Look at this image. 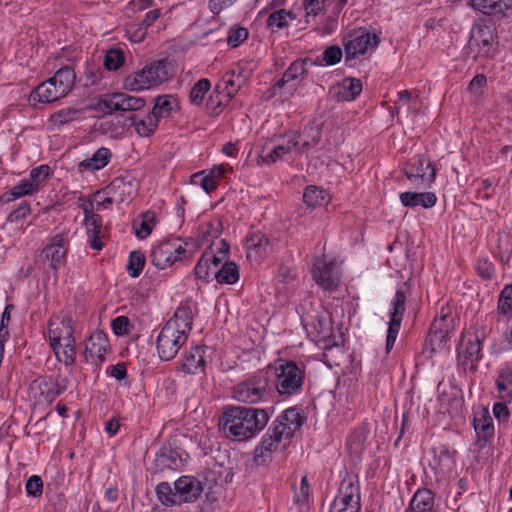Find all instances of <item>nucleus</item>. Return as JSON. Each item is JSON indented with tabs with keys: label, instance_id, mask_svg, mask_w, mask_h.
Here are the masks:
<instances>
[{
	"label": "nucleus",
	"instance_id": "f257e3e1",
	"mask_svg": "<svg viewBox=\"0 0 512 512\" xmlns=\"http://www.w3.org/2000/svg\"><path fill=\"white\" fill-rule=\"evenodd\" d=\"M266 410L244 406H226L219 420V426L225 434L238 441L250 439L268 423Z\"/></svg>",
	"mask_w": 512,
	"mask_h": 512
},
{
	"label": "nucleus",
	"instance_id": "f03ea898",
	"mask_svg": "<svg viewBox=\"0 0 512 512\" xmlns=\"http://www.w3.org/2000/svg\"><path fill=\"white\" fill-rule=\"evenodd\" d=\"M172 74L171 63L167 59H161L127 76L124 80V86L131 91L150 89L169 80Z\"/></svg>",
	"mask_w": 512,
	"mask_h": 512
},
{
	"label": "nucleus",
	"instance_id": "7ed1b4c3",
	"mask_svg": "<svg viewBox=\"0 0 512 512\" xmlns=\"http://www.w3.org/2000/svg\"><path fill=\"white\" fill-rule=\"evenodd\" d=\"M305 372L294 361L279 359L274 367L273 384L282 397L298 394L304 383Z\"/></svg>",
	"mask_w": 512,
	"mask_h": 512
},
{
	"label": "nucleus",
	"instance_id": "20e7f679",
	"mask_svg": "<svg viewBox=\"0 0 512 512\" xmlns=\"http://www.w3.org/2000/svg\"><path fill=\"white\" fill-rule=\"evenodd\" d=\"M270 379L267 373L258 372L234 386L233 397L239 402L256 404L269 397Z\"/></svg>",
	"mask_w": 512,
	"mask_h": 512
},
{
	"label": "nucleus",
	"instance_id": "39448f33",
	"mask_svg": "<svg viewBox=\"0 0 512 512\" xmlns=\"http://www.w3.org/2000/svg\"><path fill=\"white\" fill-rule=\"evenodd\" d=\"M411 288L408 281L400 284L396 293L391 300V308L389 311V323L386 337V352L389 353L393 348L398 336L401 323L406 311L407 296L410 294Z\"/></svg>",
	"mask_w": 512,
	"mask_h": 512
},
{
	"label": "nucleus",
	"instance_id": "423d86ee",
	"mask_svg": "<svg viewBox=\"0 0 512 512\" xmlns=\"http://www.w3.org/2000/svg\"><path fill=\"white\" fill-rule=\"evenodd\" d=\"M188 336L177 330L173 322H166L156 340L157 353L161 360H172L186 343Z\"/></svg>",
	"mask_w": 512,
	"mask_h": 512
},
{
	"label": "nucleus",
	"instance_id": "0eeeda50",
	"mask_svg": "<svg viewBox=\"0 0 512 512\" xmlns=\"http://www.w3.org/2000/svg\"><path fill=\"white\" fill-rule=\"evenodd\" d=\"M289 443L290 441L278 431L277 427H270L254 450L255 464L258 466L268 464L272 453L284 450Z\"/></svg>",
	"mask_w": 512,
	"mask_h": 512
},
{
	"label": "nucleus",
	"instance_id": "6e6552de",
	"mask_svg": "<svg viewBox=\"0 0 512 512\" xmlns=\"http://www.w3.org/2000/svg\"><path fill=\"white\" fill-rule=\"evenodd\" d=\"M178 240L167 239L159 243L150 253L151 263L157 268L165 269L180 261L187 251L177 244Z\"/></svg>",
	"mask_w": 512,
	"mask_h": 512
},
{
	"label": "nucleus",
	"instance_id": "1a4fd4ad",
	"mask_svg": "<svg viewBox=\"0 0 512 512\" xmlns=\"http://www.w3.org/2000/svg\"><path fill=\"white\" fill-rule=\"evenodd\" d=\"M380 42L376 34H371L365 30L353 31L343 39L345 50V60L355 59L358 55H363L369 48H376Z\"/></svg>",
	"mask_w": 512,
	"mask_h": 512
},
{
	"label": "nucleus",
	"instance_id": "9d476101",
	"mask_svg": "<svg viewBox=\"0 0 512 512\" xmlns=\"http://www.w3.org/2000/svg\"><path fill=\"white\" fill-rule=\"evenodd\" d=\"M146 100L142 97L131 96L126 93H112L105 95L99 101L100 109L108 114L114 111L132 112L142 109Z\"/></svg>",
	"mask_w": 512,
	"mask_h": 512
},
{
	"label": "nucleus",
	"instance_id": "9b49d317",
	"mask_svg": "<svg viewBox=\"0 0 512 512\" xmlns=\"http://www.w3.org/2000/svg\"><path fill=\"white\" fill-rule=\"evenodd\" d=\"M331 507L351 512V507L356 512L360 510V493L358 480L355 476L345 477L339 486L338 495L335 497Z\"/></svg>",
	"mask_w": 512,
	"mask_h": 512
},
{
	"label": "nucleus",
	"instance_id": "f8f14e48",
	"mask_svg": "<svg viewBox=\"0 0 512 512\" xmlns=\"http://www.w3.org/2000/svg\"><path fill=\"white\" fill-rule=\"evenodd\" d=\"M453 321L454 319L448 314H442L433 321L425 341L426 345L431 346V352L447 346L454 331Z\"/></svg>",
	"mask_w": 512,
	"mask_h": 512
},
{
	"label": "nucleus",
	"instance_id": "ddd939ff",
	"mask_svg": "<svg viewBox=\"0 0 512 512\" xmlns=\"http://www.w3.org/2000/svg\"><path fill=\"white\" fill-rule=\"evenodd\" d=\"M495 30L490 25H474L471 29V35L468 41V49L479 48V53L485 57H491L494 51Z\"/></svg>",
	"mask_w": 512,
	"mask_h": 512
},
{
	"label": "nucleus",
	"instance_id": "4468645a",
	"mask_svg": "<svg viewBox=\"0 0 512 512\" xmlns=\"http://www.w3.org/2000/svg\"><path fill=\"white\" fill-rule=\"evenodd\" d=\"M72 322L73 321L70 316H65L58 324L53 322H50L49 324V342L57 358H60L62 342H75Z\"/></svg>",
	"mask_w": 512,
	"mask_h": 512
},
{
	"label": "nucleus",
	"instance_id": "2eb2a0df",
	"mask_svg": "<svg viewBox=\"0 0 512 512\" xmlns=\"http://www.w3.org/2000/svg\"><path fill=\"white\" fill-rule=\"evenodd\" d=\"M304 422L305 416L300 413L299 409L290 407L277 417L272 427H277L278 431L290 441Z\"/></svg>",
	"mask_w": 512,
	"mask_h": 512
},
{
	"label": "nucleus",
	"instance_id": "dca6fc26",
	"mask_svg": "<svg viewBox=\"0 0 512 512\" xmlns=\"http://www.w3.org/2000/svg\"><path fill=\"white\" fill-rule=\"evenodd\" d=\"M174 489L173 497H176L177 504L196 501L203 491L200 481L189 476L180 477Z\"/></svg>",
	"mask_w": 512,
	"mask_h": 512
},
{
	"label": "nucleus",
	"instance_id": "f3484780",
	"mask_svg": "<svg viewBox=\"0 0 512 512\" xmlns=\"http://www.w3.org/2000/svg\"><path fill=\"white\" fill-rule=\"evenodd\" d=\"M108 348V338L101 332H94L85 345L84 357L87 362L100 365L105 360V354Z\"/></svg>",
	"mask_w": 512,
	"mask_h": 512
},
{
	"label": "nucleus",
	"instance_id": "a211bd4d",
	"mask_svg": "<svg viewBox=\"0 0 512 512\" xmlns=\"http://www.w3.org/2000/svg\"><path fill=\"white\" fill-rule=\"evenodd\" d=\"M458 359L461 365L467 366L470 363L471 367L481 359V340L478 334L462 336Z\"/></svg>",
	"mask_w": 512,
	"mask_h": 512
},
{
	"label": "nucleus",
	"instance_id": "6ab92c4d",
	"mask_svg": "<svg viewBox=\"0 0 512 512\" xmlns=\"http://www.w3.org/2000/svg\"><path fill=\"white\" fill-rule=\"evenodd\" d=\"M68 247L65 238L61 234H57L51 238L50 243L42 250V256L50 262V267L57 270L64 262Z\"/></svg>",
	"mask_w": 512,
	"mask_h": 512
},
{
	"label": "nucleus",
	"instance_id": "aec40b11",
	"mask_svg": "<svg viewBox=\"0 0 512 512\" xmlns=\"http://www.w3.org/2000/svg\"><path fill=\"white\" fill-rule=\"evenodd\" d=\"M307 65H321V62L312 58H305L294 61L283 73L282 78L276 82L275 87L281 89L289 82L296 81L299 83L307 75Z\"/></svg>",
	"mask_w": 512,
	"mask_h": 512
},
{
	"label": "nucleus",
	"instance_id": "412c9836",
	"mask_svg": "<svg viewBox=\"0 0 512 512\" xmlns=\"http://www.w3.org/2000/svg\"><path fill=\"white\" fill-rule=\"evenodd\" d=\"M425 159L417 156L411 159L403 168V172L408 179L421 178L423 181L432 182L436 176V170L430 162L424 168Z\"/></svg>",
	"mask_w": 512,
	"mask_h": 512
},
{
	"label": "nucleus",
	"instance_id": "4be33fe9",
	"mask_svg": "<svg viewBox=\"0 0 512 512\" xmlns=\"http://www.w3.org/2000/svg\"><path fill=\"white\" fill-rule=\"evenodd\" d=\"M206 346H195L185 353L180 370L187 374H195L199 369L203 370L206 365Z\"/></svg>",
	"mask_w": 512,
	"mask_h": 512
},
{
	"label": "nucleus",
	"instance_id": "5701e85b",
	"mask_svg": "<svg viewBox=\"0 0 512 512\" xmlns=\"http://www.w3.org/2000/svg\"><path fill=\"white\" fill-rule=\"evenodd\" d=\"M66 96L50 79L39 84L30 94L33 102L50 103Z\"/></svg>",
	"mask_w": 512,
	"mask_h": 512
},
{
	"label": "nucleus",
	"instance_id": "b1692460",
	"mask_svg": "<svg viewBox=\"0 0 512 512\" xmlns=\"http://www.w3.org/2000/svg\"><path fill=\"white\" fill-rule=\"evenodd\" d=\"M403 206L415 208L421 206L424 209L433 207L437 202V197L433 192H402L399 195Z\"/></svg>",
	"mask_w": 512,
	"mask_h": 512
},
{
	"label": "nucleus",
	"instance_id": "393cba45",
	"mask_svg": "<svg viewBox=\"0 0 512 512\" xmlns=\"http://www.w3.org/2000/svg\"><path fill=\"white\" fill-rule=\"evenodd\" d=\"M362 91L359 79L345 78L342 83L334 87L333 93L338 101L354 100Z\"/></svg>",
	"mask_w": 512,
	"mask_h": 512
},
{
	"label": "nucleus",
	"instance_id": "a878e982",
	"mask_svg": "<svg viewBox=\"0 0 512 512\" xmlns=\"http://www.w3.org/2000/svg\"><path fill=\"white\" fill-rule=\"evenodd\" d=\"M333 262H324L313 270V278L324 289H333L337 286L338 278L334 274Z\"/></svg>",
	"mask_w": 512,
	"mask_h": 512
},
{
	"label": "nucleus",
	"instance_id": "bb28decb",
	"mask_svg": "<svg viewBox=\"0 0 512 512\" xmlns=\"http://www.w3.org/2000/svg\"><path fill=\"white\" fill-rule=\"evenodd\" d=\"M193 318L194 313L192 307L188 304H181L175 311L174 316L167 322H173V324L177 326V330L189 336L192 330Z\"/></svg>",
	"mask_w": 512,
	"mask_h": 512
},
{
	"label": "nucleus",
	"instance_id": "cd10ccee",
	"mask_svg": "<svg viewBox=\"0 0 512 512\" xmlns=\"http://www.w3.org/2000/svg\"><path fill=\"white\" fill-rule=\"evenodd\" d=\"M471 6L486 15L503 14L512 9V0H470Z\"/></svg>",
	"mask_w": 512,
	"mask_h": 512
},
{
	"label": "nucleus",
	"instance_id": "c85d7f7f",
	"mask_svg": "<svg viewBox=\"0 0 512 512\" xmlns=\"http://www.w3.org/2000/svg\"><path fill=\"white\" fill-rule=\"evenodd\" d=\"M111 157L112 153L110 149L106 147H101L97 149L90 158H87L79 163V171L82 172L84 170H100L109 163Z\"/></svg>",
	"mask_w": 512,
	"mask_h": 512
},
{
	"label": "nucleus",
	"instance_id": "c756f323",
	"mask_svg": "<svg viewBox=\"0 0 512 512\" xmlns=\"http://www.w3.org/2000/svg\"><path fill=\"white\" fill-rule=\"evenodd\" d=\"M434 505V494L431 490L418 489L413 495L406 512H426L430 511Z\"/></svg>",
	"mask_w": 512,
	"mask_h": 512
},
{
	"label": "nucleus",
	"instance_id": "7c9ffc66",
	"mask_svg": "<svg viewBox=\"0 0 512 512\" xmlns=\"http://www.w3.org/2000/svg\"><path fill=\"white\" fill-rule=\"evenodd\" d=\"M473 426L478 437L477 444L480 447H484L494 435V426L491 416L489 414H483L479 418H474Z\"/></svg>",
	"mask_w": 512,
	"mask_h": 512
},
{
	"label": "nucleus",
	"instance_id": "2f4dec72",
	"mask_svg": "<svg viewBox=\"0 0 512 512\" xmlns=\"http://www.w3.org/2000/svg\"><path fill=\"white\" fill-rule=\"evenodd\" d=\"M181 458L177 451L170 447H162L157 453L154 464L158 470H175L181 463Z\"/></svg>",
	"mask_w": 512,
	"mask_h": 512
},
{
	"label": "nucleus",
	"instance_id": "473e14b6",
	"mask_svg": "<svg viewBox=\"0 0 512 512\" xmlns=\"http://www.w3.org/2000/svg\"><path fill=\"white\" fill-rule=\"evenodd\" d=\"M128 120L132 121V125L134 126L137 134L141 137L151 136L156 131L159 124V121L155 116H152L150 113H148L143 119L136 115H132L128 117Z\"/></svg>",
	"mask_w": 512,
	"mask_h": 512
},
{
	"label": "nucleus",
	"instance_id": "72a5a7b5",
	"mask_svg": "<svg viewBox=\"0 0 512 512\" xmlns=\"http://www.w3.org/2000/svg\"><path fill=\"white\" fill-rule=\"evenodd\" d=\"M246 244L249 251L248 257H251V251H254L259 257L269 252L270 241L268 237L261 232H254L248 235Z\"/></svg>",
	"mask_w": 512,
	"mask_h": 512
},
{
	"label": "nucleus",
	"instance_id": "f704fd0d",
	"mask_svg": "<svg viewBox=\"0 0 512 512\" xmlns=\"http://www.w3.org/2000/svg\"><path fill=\"white\" fill-rule=\"evenodd\" d=\"M49 79L55 83L65 95H67L74 85L75 72L70 66H64Z\"/></svg>",
	"mask_w": 512,
	"mask_h": 512
},
{
	"label": "nucleus",
	"instance_id": "c9c22d12",
	"mask_svg": "<svg viewBox=\"0 0 512 512\" xmlns=\"http://www.w3.org/2000/svg\"><path fill=\"white\" fill-rule=\"evenodd\" d=\"M499 397L503 402L512 401V369L504 368L496 380Z\"/></svg>",
	"mask_w": 512,
	"mask_h": 512
},
{
	"label": "nucleus",
	"instance_id": "e433bc0d",
	"mask_svg": "<svg viewBox=\"0 0 512 512\" xmlns=\"http://www.w3.org/2000/svg\"><path fill=\"white\" fill-rule=\"evenodd\" d=\"M156 223V215L153 211H146L141 219L133 221V229L139 239H145L152 232Z\"/></svg>",
	"mask_w": 512,
	"mask_h": 512
},
{
	"label": "nucleus",
	"instance_id": "4c0bfd02",
	"mask_svg": "<svg viewBox=\"0 0 512 512\" xmlns=\"http://www.w3.org/2000/svg\"><path fill=\"white\" fill-rule=\"evenodd\" d=\"M303 201L308 207H317L330 201L329 194L316 186H308L303 193Z\"/></svg>",
	"mask_w": 512,
	"mask_h": 512
},
{
	"label": "nucleus",
	"instance_id": "58836bf2",
	"mask_svg": "<svg viewBox=\"0 0 512 512\" xmlns=\"http://www.w3.org/2000/svg\"><path fill=\"white\" fill-rule=\"evenodd\" d=\"M215 278L218 283L234 284L239 279V269L234 262H226L215 272Z\"/></svg>",
	"mask_w": 512,
	"mask_h": 512
},
{
	"label": "nucleus",
	"instance_id": "ea45409f",
	"mask_svg": "<svg viewBox=\"0 0 512 512\" xmlns=\"http://www.w3.org/2000/svg\"><path fill=\"white\" fill-rule=\"evenodd\" d=\"M322 130L319 126L309 124L303 128L298 137L302 138V148L310 149L317 145L321 139Z\"/></svg>",
	"mask_w": 512,
	"mask_h": 512
},
{
	"label": "nucleus",
	"instance_id": "a19ab883",
	"mask_svg": "<svg viewBox=\"0 0 512 512\" xmlns=\"http://www.w3.org/2000/svg\"><path fill=\"white\" fill-rule=\"evenodd\" d=\"M434 462L437 468L444 470L452 468L454 464V451H450L446 446L440 445L433 449Z\"/></svg>",
	"mask_w": 512,
	"mask_h": 512
},
{
	"label": "nucleus",
	"instance_id": "79ce46f5",
	"mask_svg": "<svg viewBox=\"0 0 512 512\" xmlns=\"http://www.w3.org/2000/svg\"><path fill=\"white\" fill-rule=\"evenodd\" d=\"M154 107L152 108L150 114L155 116V118L159 121L162 117H167L170 115L172 111V96L169 95H160L155 99Z\"/></svg>",
	"mask_w": 512,
	"mask_h": 512
},
{
	"label": "nucleus",
	"instance_id": "37998d69",
	"mask_svg": "<svg viewBox=\"0 0 512 512\" xmlns=\"http://www.w3.org/2000/svg\"><path fill=\"white\" fill-rule=\"evenodd\" d=\"M300 142L294 137L288 140L287 144H280L275 146L271 152H269L264 160L275 163L277 160L281 159L283 155L289 153L293 148H297Z\"/></svg>",
	"mask_w": 512,
	"mask_h": 512
},
{
	"label": "nucleus",
	"instance_id": "c03bdc74",
	"mask_svg": "<svg viewBox=\"0 0 512 512\" xmlns=\"http://www.w3.org/2000/svg\"><path fill=\"white\" fill-rule=\"evenodd\" d=\"M210 87L211 84L208 79L202 78L198 80L190 91V102L194 105L202 104L204 96L210 90Z\"/></svg>",
	"mask_w": 512,
	"mask_h": 512
},
{
	"label": "nucleus",
	"instance_id": "a18cd8bd",
	"mask_svg": "<svg viewBox=\"0 0 512 512\" xmlns=\"http://www.w3.org/2000/svg\"><path fill=\"white\" fill-rule=\"evenodd\" d=\"M244 83V79L241 78L240 75L234 78V72H227L223 77L224 84V92L228 100L232 99L234 95L238 92L242 84Z\"/></svg>",
	"mask_w": 512,
	"mask_h": 512
},
{
	"label": "nucleus",
	"instance_id": "49530a36",
	"mask_svg": "<svg viewBox=\"0 0 512 512\" xmlns=\"http://www.w3.org/2000/svg\"><path fill=\"white\" fill-rule=\"evenodd\" d=\"M145 265V255L141 251H132L129 255V262L127 265L128 274L136 278L138 277Z\"/></svg>",
	"mask_w": 512,
	"mask_h": 512
},
{
	"label": "nucleus",
	"instance_id": "de8ad7c7",
	"mask_svg": "<svg viewBox=\"0 0 512 512\" xmlns=\"http://www.w3.org/2000/svg\"><path fill=\"white\" fill-rule=\"evenodd\" d=\"M294 19L295 17L285 9H280L271 13L267 19V26L271 30L282 29L288 25L287 19Z\"/></svg>",
	"mask_w": 512,
	"mask_h": 512
},
{
	"label": "nucleus",
	"instance_id": "09e8293b",
	"mask_svg": "<svg viewBox=\"0 0 512 512\" xmlns=\"http://www.w3.org/2000/svg\"><path fill=\"white\" fill-rule=\"evenodd\" d=\"M81 110L74 108H64L51 115L50 121L57 126H62L77 118Z\"/></svg>",
	"mask_w": 512,
	"mask_h": 512
},
{
	"label": "nucleus",
	"instance_id": "8fccbe9b",
	"mask_svg": "<svg viewBox=\"0 0 512 512\" xmlns=\"http://www.w3.org/2000/svg\"><path fill=\"white\" fill-rule=\"evenodd\" d=\"M156 494L159 501L165 506H172L177 504L176 497H173L174 491L169 483L161 482L156 487Z\"/></svg>",
	"mask_w": 512,
	"mask_h": 512
},
{
	"label": "nucleus",
	"instance_id": "3c124183",
	"mask_svg": "<svg viewBox=\"0 0 512 512\" xmlns=\"http://www.w3.org/2000/svg\"><path fill=\"white\" fill-rule=\"evenodd\" d=\"M214 258L211 252H204L195 267V275L197 278L207 280L209 278L210 261Z\"/></svg>",
	"mask_w": 512,
	"mask_h": 512
},
{
	"label": "nucleus",
	"instance_id": "603ef678",
	"mask_svg": "<svg viewBox=\"0 0 512 512\" xmlns=\"http://www.w3.org/2000/svg\"><path fill=\"white\" fill-rule=\"evenodd\" d=\"M124 60V53L121 50L111 49L106 53L104 66L109 71H115L124 63Z\"/></svg>",
	"mask_w": 512,
	"mask_h": 512
},
{
	"label": "nucleus",
	"instance_id": "864d4df0",
	"mask_svg": "<svg viewBox=\"0 0 512 512\" xmlns=\"http://www.w3.org/2000/svg\"><path fill=\"white\" fill-rule=\"evenodd\" d=\"M85 225L89 234L100 233L102 226V218L100 215L95 214L91 209L85 207Z\"/></svg>",
	"mask_w": 512,
	"mask_h": 512
},
{
	"label": "nucleus",
	"instance_id": "5fc2aeb1",
	"mask_svg": "<svg viewBox=\"0 0 512 512\" xmlns=\"http://www.w3.org/2000/svg\"><path fill=\"white\" fill-rule=\"evenodd\" d=\"M342 56V49L337 45H332L324 50L321 60L318 58L316 60L321 62L320 66L323 65V62H325L326 65L332 66L340 62Z\"/></svg>",
	"mask_w": 512,
	"mask_h": 512
},
{
	"label": "nucleus",
	"instance_id": "6e6d98bb",
	"mask_svg": "<svg viewBox=\"0 0 512 512\" xmlns=\"http://www.w3.org/2000/svg\"><path fill=\"white\" fill-rule=\"evenodd\" d=\"M60 362H63L66 366L73 365L76 359V348L75 342L62 343L60 348V358H57Z\"/></svg>",
	"mask_w": 512,
	"mask_h": 512
},
{
	"label": "nucleus",
	"instance_id": "4d7b16f0",
	"mask_svg": "<svg viewBox=\"0 0 512 512\" xmlns=\"http://www.w3.org/2000/svg\"><path fill=\"white\" fill-rule=\"evenodd\" d=\"M248 30L244 27H233L230 29L227 43L229 46L236 48L248 38Z\"/></svg>",
	"mask_w": 512,
	"mask_h": 512
},
{
	"label": "nucleus",
	"instance_id": "13d9d810",
	"mask_svg": "<svg viewBox=\"0 0 512 512\" xmlns=\"http://www.w3.org/2000/svg\"><path fill=\"white\" fill-rule=\"evenodd\" d=\"M398 104L399 106L396 108L397 111L406 105L407 110H412L416 112L419 108V101L416 97H413L412 93L408 90H404L398 93Z\"/></svg>",
	"mask_w": 512,
	"mask_h": 512
},
{
	"label": "nucleus",
	"instance_id": "bf43d9fd",
	"mask_svg": "<svg viewBox=\"0 0 512 512\" xmlns=\"http://www.w3.org/2000/svg\"><path fill=\"white\" fill-rule=\"evenodd\" d=\"M498 251L500 260L507 263L512 254V237L509 235L499 236Z\"/></svg>",
	"mask_w": 512,
	"mask_h": 512
},
{
	"label": "nucleus",
	"instance_id": "052dcab7",
	"mask_svg": "<svg viewBox=\"0 0 512 512\" xmlns=\"http://www.w3.org/2000/svg\"><path fill=\"white\" fill-rule=\"evenodd\" d=\"M147 30L141 23H134L127 26L126 33L132 42L140 43L145 39Z\"/></svg>",
	"mask_w": 512,
	"mask_h": 512
},
{
	"label": "nucleus",
	"instance_id": "680f3d73",
	"mask_svg": "<svg viewBox=\"0 0 512 512\" xmlns=\"http://www.w3.org/2000/svg\"><path fill=\"white\" fill-rule=\"evenodd\" d=\"M487 85V79L484 74H477L470 81L467 90L475 97L483 94L484 88Z\"/></svg>",
	"mask_w": 512,
	"mask_h": 512
},
{
	"label": "nucleus",
	"instance_id": "e2e57ef3",
	"mask_svg": "<svg viewBox=\"0 0 512 512\" xmlns=\"http://www.w3.org/2000/svg\"><path fill=\"white\" fill-rule=\"evenodd\" d=\"M26 492L29 496L39 497L43 492V481L40 476H30L25 485Z\"/></svg>",
	"mask_w": 512,
	"mask_h": 512
},
{
	"label": "nucleus",
	"instance_id": "0e129e2a",
	"mask_svg": "<svg viewBox=\"0 0 512 512\" xmlns=\"http://www.w3.org/2000/svg\"><path fill=\"white\" fill-rule=\"evenodd\" d=\"M31 213L30 203L22 201L17 208L11 211L7 217L8 222H16L25 219Z\"/></svg>",
	"mask_w": 512,
	"mask_h": 512
},
{
	"label": "nucleus",
	"instance_id": "69168bd1",
	"mask_svg": "<svg viewBox=\"0 0 512 512\" xmlns=\"http://www.w3.org/2000/svg\"><path fill=\"white\" fill-rule=\"evenodd\" d=\"M111 326L115 335H126L129 332L130 321L126 316H118L112 320Z\"/></svg>",
	"mask_w": 512,
	"mask_h": 512
},
{
	"label": "nucleus",
	"instance_id": "338daca9",
	"mask_svg": "<svg viewBox=\"0 0 512 512\" xmlns=\"http://www.w3.org/2000/svg\"><path fill=\"white\" fill-rule=\"evenodd\" d=\"M476 270L479 276L484 279H491L494 274V267L487 259H479L476 264Z\"/></svg>",
	"mask_w": 512,
	"mask_h": 512
},
{
	"label": "nucleus",
	"instance_id": "774afa93",
	"mask_svg": "<svg viewBox=\"0 0 512 512\" xmlns=\"http://www.w3.org/2000/svg\"><path fill=\"white\" fill-rule=\"evenodd\" d=\"M48 175V165H41L31 170L29 180L32 181L33 183H36V187L39 188V184L43 182L48 177Z\"/></svg>",
	"mask_w": 512,
	"mask_h": 512
}]
</instances>
